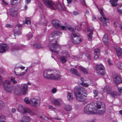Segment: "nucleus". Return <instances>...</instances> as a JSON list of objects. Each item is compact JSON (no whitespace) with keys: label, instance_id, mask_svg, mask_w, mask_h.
<instances>
[{"label":"nucleus","instance_id":"nucleus-36","mask_svg":"<svg viewBox=\"0 0 122 122\" xmlns=\"http://www.w3.org/2000/svg\"><path fill=\"white\" fill-rule=\"evenodd\" d=\"M21 120L23 122H29L30 120L29 117L24 116L23 117Z\"/></svg>","mask_w":122,"mask_h":122},{"label":"nucleus","instance_id":"nucleus-12","mask_svg":"<svg viewBox=\"0 0 122 122\" xmlns=\"http://www.w3.org/2000/svg\"><path fill=\"white\" fill-rule=\"evenodd\" d=\"M52 23L55 28L59 30L61 29L60 22L56 19H54L52 21Z\"/></svg>","mask_w":122,"mask_h":122},{"label":"nucleus","instance_id":"nucleus-19","mask_svg":"<svg viewBox=\"0 0 122 122\" xmlns=\"http://www.w3.org/2000/svg\"><path fill=\"white\" fill-rule=\"evenodd\" d=\"M51 71L49 70H45L43 73V76L46 78H50L51 76Z\"/></svg>","mask_w":122,"mask_h":122},{"label":"nucleus","instance_id":"nucleus-25","mask_svg":"<svg viewBox=\"0 0 122 122\" xmlns=\"http://www.w3.org/2000/svg\"><path fill=\"white\" fill-rule=\"evenodd\" d=\"M104 67L102 64L96 65V72L99 71L100 70L104 69Z\"/></svg>","mask_w":122,"mask_h":122},{"label":"nucleus","instance_id":"nucleus-8","mask_svg":"<svg viewBox=\"0 0 122 122\" xmlns=\"http://www.w3.org/2000/svg\"><path fill=\"white\" fill-rule=\"evenodd\" d=\"M71 36L72 41L75 44H78L81 41V38L79 37L80 36H74V34L71 35Z\"/></svg>","mask_w":122,"mask_h":122},{"label":"nucleus","instance_id":"nucleus-13","mask_svg":"<svg viewBox=\"0 0 122 122\" xmlns=\"http://www.w3.org/2000/svg\"><path fill=\"white\" fill-rule=\"evenodd\" d=\"M22 26L20 24L17 25L16 26L14 31V35L15 36V34L17 35L21 34V32L20 30H21Z\"/></svg>","mask_w":122,"mask_h":122},{"label":"nucleus","instance_id":"nucleus-46","mask_svg":"<svg viewBox=\"0 0 122 122\" xmlns=\"http://www.w3.org/2000/svg\"><path fill=\"white\" fill-rule=\"evenodd\" d=\"M34 47L36 49H39L42 48L41 46L39 44H35L34 45Z\"/></svg>","mask_w":122,"mask_h":122},{"label":"nucleus","instance_id":"nucleus-41","mask_svg":"<svg viewBox=\"0 0 122 122\" xmlns=\"http://www.w3.org/2000/svg\"><path fill=\"white\" fill-rule=\"evenodd\" d=\"M92 32L89 33L87 35V38L89 41H91L92 40Z\"/></svg>","mask_w":122,"mask_h":122},{"label":"nucleus","instance_id":"nucleus-57","mask_svg":"<svg viewBox=\"0 0 122 122\" xmlns=\"http://www.w3.org/2000/svg\"><path fill=\"white\" fill-rule=\"evenodd\" d=\"M117 11L120 14H122V9L118 8Z\"/></svg>","mask_w":122,"mask_h":122},{"label":"nucleus","instance_id":"nucleus-40","mask_svg":"<svg viewBox=\"0 0 122 122\" xmlns=\"http://www.w3.org/2000/svg\"><path fill=\"white\" fill-rule=\"evenodd\" d=\"M10 79L11 82H12L13 84H15L17 83V81L15 80V78L14 77H11L10 78Z\"/></svg>","mask_w":122,"mask_h":122},{"label":"nucleus","instance_id":"nucleus-21","mask_svg":"<svg viewBox=\"0 0 122 122\" xmlns=\"http://www.w3.org/2000/svg\"><path fill=\"white\" fill-rule=\"evenodd\" d=\"M121 94V93L116 91H113L110 93V94L112 97L114 98H116L118 96H120Z\"/></svg>","mask_w":122,"mask_h":122},{"label":"nucleus","instance_id":"nucleus-27","mask_svg":"<svg viewBox=\"0 0 122 122\" xmlns=\"http://www.w3.org/2000/svg\"><path fill=\"white\" fill-rule=\"evenodd\" d=\"M5 90L7 93H11L12 90V86H8L4 87Z\"/></svg>","mask_w":122,"mask_h":122},{"label":"nucleus","instance_id":"nucleus-53","mask_svg":"<svg viewBox=\"0 0 122 122\" xmlns=\"http://www.w3.org/2000/svg\"><path fill=\"white\" fill-rule=\"evenodd\" d=\"M86 56L88 59L91 60V56L90 54L88 53H87Z\"/></svg>","mask_w":122,"mask_h":122},{"label":"nucleus","instance_id":"nucleus-64","mask_svg":"<svg viewBox=\"0 0 122 122\" xmlns=\"http://www.w3.org/2000/svg\"><path fill=\"white\" fill-rule=\"evenodd\" d=\"M73 14L74 15H76L78 14V13L76 11H74L73 12Z\"/></svg>","mask_w":122,"mask_h":122},{"label":"nucleus","instance_id":"nucleus-47","mask_svg":"<svg viewBox=\"0 0 122 122\" xmlns=\"http://www.w3.org/2000/svg\"><path fill=\"white\" fill-rule=\"evenodd\" d=\"M100 13L102 15V16L103 17H104L105 16V15L104 14L102 13L103 12V9L102 8L99 9L97 7Z\"/></svg>","mask_w":122,"mask_h":122},{"label":"nucleus","instance_id":"nucleus-59","mask_svg":"<svg viewBox=\"0 0 122 122\" xmlns=\"http://www.w3.org/2000/svg\"><path fill=\"white\" fill-rule=\"evenodd\" d=\"M3 83V80L2 79V77L0 76V85L2 84Z\"/></svg>","mask_w":122,"mask_h":122},{"label":"nucleus","instance_id":"nucleus-11","mask_svg":"<svg viewBox=\"0 0 122 122\" xmlns=\"http://www.w3.org/2000/svg\"><path fill=\"white\" fill-rule=\"evenodd\" d=\"M52 23L55 28L59 30L61 29L60 22L56 19H54L52 21Z\"/></svg>","mask_w":122,"mask_h":122},{"label":"nucleus","instance_id":"nucleus-34","mask_svg":"<svg viewBox=\"0 0 122 122\" xmlns=\"http://www.w3.org/2000/svg\"><path fill=\"white\" fill-rule=\"evenodd\" d=\"M4 87H5L6 86H10L9 85L11 84V82L9 80H6L3 83Z\"/></svg>","mask_w":122,"mask_h":122},{"label":"nucleus","instance_id":"nucleus-5","mask_svg":"<svg viewBox=\"0 0 122 122\" xmlns=\"http://www.w3.org/2000/svg\"><path fill=\"white\" fill-rule=\"evenodd\" d=\"M93 106L91 104L87 105L84 109L85 113L87 114H93L95 112V108H93Z\"/></svg>","mask_w":122,"mask_h":122},{"label":"nucleus","instance_id":"nucleus-43","mask_svg":"<svg viewBox=\"0 0 122 122\" xmlns=\"http://www.w3.org/2000/svg\"><path fill=\"white\" fill-rule=\"evenodd\" d=\"M5 104L2 101L0 100V109L4 108L5 107Z\"/></svg>","mask_w":122,"mask_h":122},{"label":"nucleus","instance_id":"nucleus-49","mask_svg":"<svg viewBox=\"0 0 122 122\" xmlns=\"http://www.w3.org/2000/svg\"><path fill=\"white\" fill-rule=\"evenodd\" d=\"M33 36L32 34L30 33H29L27 35V37L28 40L30 39L31 38H32Z\"/></svg>","mask_w":122,"mask_h":122},{"label":"nucleus","instance_id":"nucleus-38","mask_svg":"<svg viewBox=\"0 0 122 122\" xmlns=\"http://www.w3.org/2000/svg\"><path fill=\"white\" fill-rule=\"evenodd\" d=\"M118 0H110L111 4L113 6H115L117 5V4L116 3Z\"/></svg>","mask_w":122,"mask_h":122},{"label":"nucleus","instance_id":"nucleus-7","mask_svg":"<svg viewBox=\"0 0 122 122\" xmlns=\"http://www.w3.org/2000/svg\"><path fill=\"white\" fill-rule=\"evenodd\" d=\"M61 54L62 56L61 57V61L63 63H65L67 61V58L69 56L68 53L66 51H63Z\"/></svg>","mask_w":122,"mask_h":122},{"label":"nucleus","instance_id":"nucleus-45","mask_svg":"<svg viewBox=\"0 0 122 122\" xmlns=\"http://www.w3.org/2000/svg\"><path fill=\"white\" fill-rule=\"evenodd\" d=\"M117 66L118 68L120 69H122V63L121 62H119L117 63Z\"/></svg>","mask_w":122,"mask_h":122},{"label":"nucleus","instance_id":"nucleus-60","mask_svg":"<svg viewBox=\"0 0 122 122\" xmlns=\"http://www.w3.org/2000/svg\"><path fill=\"white\" fill-rule=\"evenodd\" d=\"M5 118V116L2 114H0V119H4Z\"/></svg>","mask_w":122,"mask_h":122},{"label":"nucleus","instance_id":"nucleus-2","mask_svg":"<svg viewBox=\"0 0 122 122\" xmlns=\"http://www.w3.org/2000/svg\"><path fill=\"white\" fill-rule=\"evenodd\" d=\"M74 93L76 99L80 101H83L85 100L87 96V92L85 89L81 86L75 88Z\"/></svg>","mask_w":122,"mask_h":122},{"label":"nucleus","instance_id":"nucleus-1","mask_svg":"<svg viewBox=\"0 0 122 122\" xmlns=\"http://www.w3.org/2000/svg\"><path fill=\"white\" fill-rule=\"evenodd\" d=\"M18 109L19 112L23 113H28L31 116H33L34 115H37L39 118L45 121H47L49 120H52V119L51 117H46L42 112H39L38 114L37 113V111L36 110H35L32 111L30 109L24 107L21 105L19 106Z\"/></svg>","mask_w":122,"mask_h":122},{"label":"nucleus","instance_id":"nucleus-28","mask_svg":"<svg viewBox=\"0 0 122 122\" xmlns=\"http://www.w3.org/2000/svg\"><path fill=\"white\" fill-rule=\"evenodd\" d=\"M62 101V100L61 99H54L53 101V102L55 105L57 106H59L60 104V103Z\"/></svg>","mask_w":122,"mask_h":122},{"label":"nucleus","instance_id":"nucleus-24","mask_svg":"<svg viewBox=\"0 0 122 122\" xmlns=\"http://www.w3.org/2000/svg\"><path fill=\"white\" fill-rule=\"evenodd\" d=\"M103 107L102 108V110H99L97 112L99 114L102 115L104 114L106 111V109L105 107V104H103L102 106Z\"/></svg>","mask_w":122,"mask_h":122},{"label":"nucleus","instance_id":"nucleus-23","mask_svg":"<svg viewBox=\"0 0 122 122\" xmlns=\"http://www.w3.org/2000/svg\"><path fill=\"white\" fill-rule=\"evenodd\" d=\"M108 38L107 34H105L102 40L104 43L107 46H108Z\"/></svg>","mask_w":122,"mask_h":122},{"label":"nucleus","instance_id":"nucleus-17","mask_svg":"<svg viewBox=\"0 0 122 122\" xmlns=\"http://www.w3.org/2000/svg\"><path fill=\"white\" fill-rule=\"evenodd\" d=\"M8 48V46L6 45L3 44H0V52H3Z\"/></svg>","mask_w":122,"mask_h":122},{"label":"nucleus","instance_id":"nucleus-50","mask_svg":"<svg viewBox=\"0 0 122 122\" xmlns=\"http://www.w3.org/2000/svg\"><path fill=\"white\" fill-rule=\"evenodd\" d=\"M87 29L88 31L90 32L93 33V28L88 27Z\"/></svg>","mask_w":122,"mask_h":122},{"label":"nucleus","instance_id":"nucleus-6","mask_svg":"<svg viewBox=\"0 0 122 122\" xmlns=\"http://www.w3.org/2000/svg\"><path fill=\"white\" fill-rule=\"evenodd\" d=\"M42 1L47 6L52 10H55L54 3L50 0H42Z\"/></svg>","mask_w":122,"mask_h":122},{"label":"nucleus","instance_id":"nucleus-35","mask_svg":"<svg viewBox=\"0 0 122 122\" xmlns=\"http://www.w3.org/2000/svg\"><path fill=\"white\" fill-rule=\"evenodd\" d=\"M67 98L69 101H72L73 99V96L72 93H71L68 92L67 96Z\"/></svg>","mask_w":122,"mask_h":122},{"label":"nucleus","instance_id":"nucleus-20","mask_svg":"<svg viewBox=\"0 0 122 122\" xmlns=\"http://www.w3.org/2000/svg\"><path fill=\"white\" fill-rule=\"evenodd\" d=\"M17 11L14 7L12 8L11 9L10 14L11 15L14 17H15L17 15Z\"/></svg>","mask_w":122,"mask_h":122},{"label":"nucleus","instance_id":"nucleus-32","mask_svg":"<svg viewBox=\"0 0 122 122\" xmlns=\"http://www.w3.org/2000/svg\"><path fill=\"white\" fill-rule=\"evenodd\" d=\"M21 0H12L11 4L12 5H17Z\"/></svg>","mask_w":122,"mask_h":122},{"label":"nucleus","instance_id":"nucleus-56","mask_svg":"<svg viewBox=\"0 0 122 122\" xmlns=\"http://www.w3.org/2000/svg\"><path fill=\"white\" fill-rule=\"evenodd\" d=\"M6 26L8 28H10L12 27L13 26L11 25L7 24L6 25Z\"/></svg>","mask_w":122,"mask_h":122},{"label":"nucleus","instance_id":"nucleus-30","mask_svg":"<svg viewBox=\"0 0 122 122\" xmlns=\"http://www.w3.org/2000/svg\"><path fill=\"white\" fill-rule=\"evenodd\" d=\"M64 108L65 110L67 111H70L72 109L71 106L68 104L64 105Z\"/></svg>","mask_w":122,"mask_h":122},{"label":"nucleus","instance_id":"nucleus-37","mask_svg":"<svg viewBox=\"0 0 122 122\" xmlns=\"http://www.w3.org/2000/svg\"><path fill=\"white\" fill-rule=\"evenodd\" d=\"M79 69L81 71H82L84 73L88 74V70L82 66H81L79 67Z\"/></svg>","mask_w":122,"mask_h":122},{"label":"nucleus","instance_id":"nucleus-18","mask_svg":"<svg viewBox=\"0 0 122 122\" xmlns=\"http://www.w3.org/2000/svg\"><path fill=\"white\" fill-rule=\"evenodd\" d=\"M113 81L116 85H118L122 82V80L120 77L117 75H115L114 76Z\"/></svg>","mask_w":122,"mask_h":122},{"label":"nucleus","instance_id":"nucleus-52","mask_svg":"<svg viewBox=\"0 0 122 122\" xmlns=\"http://www.w3.org/2000/svg\"><path fill=\"white\" fill-rule=\"evenodd\" d=\"M56 88H53L51 91V93H54L56 92Z\"/></svg>","mask_w":122,"mask_h":122},{"label":"nucleus","instance_id":"nucleus-61","mask_svg":"<svg viewBox=\"0 0 122 122\" xmlns=\"http://www.w3.org/2000/svg\"><path fill=\"white\" fill-rule=\"evenodd\" d=\"M38 5L42 9L43 8L42 4L41 3H39Z\"/></svg>","mask_w":122,"mask_h":122},{"label":"nucleus","instance_id":"nucleus-29","mask_svg":"<svg viewBox=\"0 0 122 122\" xmlns=\"http://www.w3.org/2000/svg\"><path fill=\"white\" fill-rule=\"evenodd\" d=\"M72 74L80 77V75L76 70L74 68H72L70 70Z\"/></svg>","mask_w":122,"mask_h":122},{"label":"nucleus","instance_id":"nucleus-4","mask_svg":"<svg viewBox=\"0 0 122 122\" xmlns=\"http://www.w3.org/2000/svg\"><path fill=\"white\" fill-rule=\"evenodd\" d=\"M20 90L22 92H21L17 89L15 90L14 92L16 95H21L22 94L24 95H25L27 93V85L26 84H22L21 85Z\"/></svg>","mask_w":122,"mask_h":122},{"label":"nucleus","instance_id":"nucleus-44","mask_svg":"<svg viewBox=\"0 0 122 122\" xmlns=\"http://www.w3.org/2000/svg\"><path fill=\"white\" fill-rule=\"evenodd\" d=\"M29 99L28 98L26 97L24 99V101L26 103V104H30V101H29Z\"/></svg>","mask_w":122,"mask_h":122},{"label":"nucleus","instance_id":"nucleus-9","mask_svg":"<svg viewBox=\"0 0 122 122\" xmlns=\"http://www.w3.org/2000/svg\"><path fill=\"white\" fill-rule=\"evenodd\" d=\"M61 76L57 71L54 72L53 73H51L50 79L54 80H58L61 79Z\"/></svg>","mask_w":122,"mask_h":122},{"label":"nucleus","instance_id":"nucleus-39","mask_svg":"<svg viewBox=\"0 0 122 122\" xmlns=\"http://www.w3.org/2000/svg\"><path fill=\"white\" fill-rule=\"evenodd\" d=\"M111 90V88L109 86H106L104 87L103 89V92H107L110 91Z\"/></svg>","mask_w":122,"mask_h":122},{"label":"nucleus","instance_id":"nucleus-10","mask_svg":"<svg viewBox=\"0 0 122 122\" xmlns=\"http://www.w3.org/2000/svg\"><path fill=\"white\" fill-rule=\"evenodd\" d=\"M30 104L34 107H37L40 105V102L38 99L36 98H33L30 99Z\"/></svg>","mask_w":122,"mask_h":122},{"label":"nucleus","instance_id":"nucleus-58","mask_svg":"<svg viewBox=\"0 0 122 122\" xmlns=\"http://www.w3.org/2000/svg\"><path fill=\"white\" fill-rule=\"evenodd\" d=\"M118 90L119 91V92L121 93L122 92V87H119L118 88Z\"/></svg>","mask_w":122,"mask_h":122},{"label":"nucleus","instance_id":"nucleus-62","mask_svg":"<svg viewBox=\"0 0 122 122\" xmlns=\"http://www.w3.org/2000/svg\"><path fill=\"white\" fill-rule=\"evenodd\" d=\"M81 2L82 3V4L84 5H85L86 4L84 0H80Z\"/></svg>","mask_w":122,"mask_h":122},{"label":"nucleus","instance_id":"nucleus-55","mask_svg":"<svg viewBox=\"0 0 122 122\" xmlns=\"http://www.w3.org/2000/svg\"><path fill=\"white\" fill-rule=\"evenodd\" d=\"M97 54H94V59L96 60L98 58V56Z\"/></svg>","mask_w":122,"mask_h":122},{"label":"nucleus","instance_id":"nucleus-31","mask_svg":"<svg viewBox=\"0 0 122 122\" xmlns=\"http://www.w3.org/2000/svg\"><path fill=\"white\" fill-rule=\"evenodd\" d=\"M80 80L82 82L80 83V84L81 85L86 87H88L89 86L88 84L84 83L85 80L83 78H81Z\"/></svg>","mask_w":122,"mask_h":122},{"label":"nucleus","instance_id":"nucleus-51","mask_svg":"<svg viewBox=\"0 0 122 122\" xmlns=\"http://www.w3.org/2000/svg\"><path fill=\"white\" fill-rule=\"evenodd\" d=\"M93 92L95 95V97L97 96L98 94V92L97 90H94L93 91Z\"/></svg>","mask_w":122,"mask_h":122},{"label":"nucleus","instance_id":"nucleus-26","mask_svg":"<svg viewBox=\"0 0 122 122\" xmlns=\"http://www.w3.org/2000/svg\"><path fill=\"white\" fill-rule=\"evenodd\" d=\"M103 20L102 18H100V20L103 23L104 25L105 26H106L107 25V23L108 21V20L106 18L105 16L103 17Z\"/></svg>","mask_w":122,"mask_h":122},{"label":"nucleus","instance_id":"nucleus-63","mask_svg":"<svg viewBox=\"0 0 122 122\" xmlns=\"http://www.w3.org/2000/svg\"><path fill=\"white\" fill-rule=\"evenodd\" d=\"M62 28V29L65 30L66 29V27L65 26H61V29Z\"/></svg>","mask_w":122,"mask_h":122},{"label":"nucleus","instance_id":"nucleus-48","mask_svg":"<svg viewBox=\"0 0 122 122\" xmlns=\"http://www.w3.org/2000/svg\"><path fill=\"white\" fill-rule=\"evenodd\" d=\"M100 50L98 48H97L94 50V54H97L100 53Z\"/></svg>","mask_w":122,"mask_h":122},{"label":"nucleus","instance_id":"nucleus-16","mask_svg":"<svg viewBox=\"0 0 122 122\" xmlns=\"http://www.w3.org/2000/svg\"><path fill=\"white\" fill-rule=\"evenodd\" d=\"M103 104H104L101 102H99L97 103V105L95 108V112H97L98 110H102V108L103 107H102V106Z\"/></svg>","mask_w":122,"mask_h":122},{"label":"nucleus","instance_id":"nucleus-14","mask_svg":"<svg viewBox=\"0 0 122 122\" xmlns=\"http://www.w3.org/2000/svg\"><path fill=\"white\" fill-rule=\"evenodd\" d=\"M55 8L58 9L60 11H65L66 8L64 5L60 3L56 4L55 5Z\"/></svg>","mask_w":122,"mask_h":122},{"label":"nucleus","instance_id":"nucleus-15","mask_svg":"<svg viewBox=\"0 0 122 122\" xmlns=\"http://www.w3.org/2000/svg\"><path fill=\"white\" fill-rule=\"evenodd\" d=\"M67 29L70 30V31L73 32L74 31V32H72V33L71 35H72L73 34H74V36H80V35L78 33V32H79V30L77 29H73L70 26L68 27L67 26Z\"/></svg>","mask_w":122,"mask_h":122},{"label":"nucleus","instance_id":"nucleus-42","mask_svg":"<svg viewBox=\"0 0 122 122\" xmlns=\"http://www.w3.org/2000/svg\"><path fill=\"white\" fill-rule=\"evenodd\" d=\"M21 49L20 47L19 46H16L12 48L11 49V51H15Z\"/></svg>","mask_w":122,"mask_h":122},{"label":"nucleus","instance_id":"nucleus-22","mask_svg":"<svg viewBox=\"0 0 122 122\" xmlns=\"http://www.w3.org/2000/svg\"><path fill=\"white\" fill-rule=\"evenodd\" d=\"M115 49L116 51L117 55L118 57L121 56L122 54V50L119 47H115Z\"/></svg>","mask_w":122,"mask_h":122},{"label":"nucleus","instance_id":"nucleus-33","mask_svg":"<svg viewBox=\"0 0 122 122\" xmlns=\"http://www.w3.org/2000/svg\"><path fill=\"white\" fill-rule=\"evenodd\" d=\"M98 74L102 76H104L106 73L105 70V67L104 69L100 70L99 71L96 72Z\"/></svg>","mask_w":122,"mask_h":122},{"label":"nucleus","instance_id":"nucleus-3","mask_svg":"<svg viewBox=\"0 0 122 122\" xmlns=\"http://www.w3.org/2000/svg\"><path fill=\"white\" fill-rule=\"evenodd\" d=\"M61 34V33L59 31H54L52 32L51 35L49 37V41L50 43L51 44L52 47L53 49L52 48L50 49V51L51 52H54L56 54H58L59 52V51L56 50L58 49H60V48L59 45L57 44L56 41L54 39L52 36H54L55 35H60Z\"/></svg>","mask_w":122,"mask_h":122},{"label":"nucleus","instance_id":"nucleus-54","mask_svg":"<svg viewBox=\"0 0 122 122\" xmlns=\"http://www.w3.org/2000/svg\"><path fill=\"white\" fill-rule=\"evenodd\" d=\"M25 23L27 24H30L31 23V22L29 20H27V19H25Z\"/></svg>","mask_w":122,"mask_h":122}]
</instances>
